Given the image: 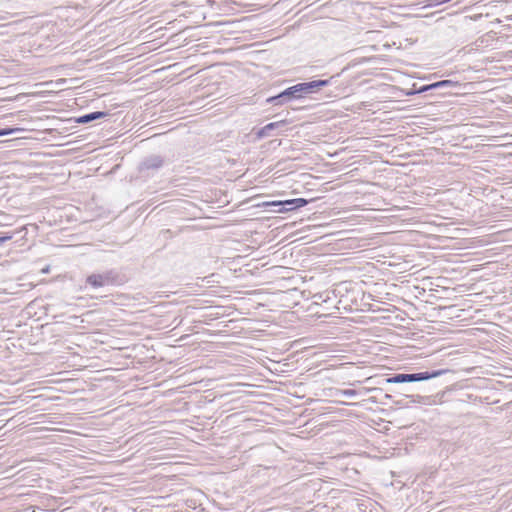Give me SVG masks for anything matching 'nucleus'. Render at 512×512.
I'll list each match as a JSON object with an SVG mask.
<instances>
[{
    "label": "nucleus",
    "mask_w": 512,
    "mask_h": 512,
    "mask_svg": "<svg viewBox=\"0 0 512 512\" xmlns=\"http://www.w3.org/2000/svg\"><path fill=\"white\" fill-rule=\"evenodd\" d=\"M287 124L286 120H280L276 122H270L265 126L259 128L255 132L256 139H263L272 136V132L278 128L284 127Z\"/></svg>",
    "instance_id": "nucleus-5"
},
{
    "label": "nucleus",
    "mask_w": 512,
    "mask_h": 512,
    "mask_svg": "<svg viewBox=\"0 0 512 512\" xmlns=\"http://www.w3.org/2000/svg\"><path fill=\"white\" fill-rule=\"evenodd\" d=\"M22 232L25 234L27 233V228L25 226H22L13 232H0V246H2L5 242L12 240L16 234H20Z\"/></svg>",
    "instance_id": "nucleus-9"
},
{
    "label": "nucleus",
    "mask_w": 512,
    "mask_h": 512,
    "mask_svg": "<svg viewBox=\"0 0 512 512\" xmlns=\"http://www.w3.org/2000/svg\"><path fill=\"white\" fill-rule=\"evenodd\" d=\"M340 74H335L327 79H312L309 81L299 82L285 88L274 96L266 99V103L273 106H283L293 101H300L307 97L318 94L322 88L333 84Z\"/></svg>",
    "instance_id": "nucleus-1"
},
{
    "label": "nucleus",
    "mask_w": 512,
    "mask_h": 512,
    "mask_svg": "<svg viewBox=\"0 0 512 512\" xmlns=\"http://www.w3.org/2000/svg\"><path fill=\"white\" fill-rule=\"evenodd\" d=\"M341 394L345 397L351 398L357 395L356 390L354 389H345L341 391Z\"/></svg>",
    "instance_id": "nucleus-13"
},
{
    "label": "nucleus",
    "mask_w": 512,
    "mask_h": 512,
    "mask_svg": "<svg viewBox=\"0 0 512 512\" xmlns=\"http://www.w3.org/2000/svg\"><path fill=\"white\" fill-rule=\"evenodd\" d=\"M385 398H386V399H392V395H390V394H385Z\"/></svg>",
    "instance_id": "nucleus-16"
},
{
    "label": "nucleus",
    "mask_w": 512,
    "mask_h": 512,
    "mask_svg": "<svg viewBox=\"0 0 512 512\" xmlns=\"http://www.w3.org/2000/svg\"><path fill=\"white\" fill-rule=\"evenodd\" d=\"M311 200L305 199V198H294V199H287L284 200V208H280L276 210V212L279 213H285L290 211L298 210L304 206H306Z\"/></svg>",
    "instance_id": "nucleus-6"
},
{
    "label": "nucleus",
    "mask_w": 512,
    "mask_h": 512,
    "mask_svg": "<svg viewBox=\"0 0 512 512\" xmlns=\"http://www.w3.org/2000/svg\"><path fill=\"white\" fill-rule=\"evenodd\" d=\"M6 17L5 16H0V20H5Z\"/></svg>",
    "instance_id": "nucleus-17"
},
{
    "label": "nucleus",
    "mask_w": 512,
    "mask_h": 512,
    "mask_svg": "<svg viewBox=\"0 0 512 512\" xmlns=\"http://www.w3.org/2000/svg\"><path fill=\"white\" fill-rule=\"evenodd\" d=\"M409 398H411V402L413 403H422L423 401V397L420 396V395H410L408 396Z\"/></svg>",
    "instance_id": "nucleus-14"
},
{
    "label": "nucleus",
    "mask_w": 512,
    "mask_h": 512,
    "mask_svg": "<svg viewBox=\"0 0 512 512\" xmlns=\"http://www.w3.org/2000/svg\"><path fill=\"white\" fill-rule=\"evenodd\" d=\"M455 371L449 368L431 369L415 373H395L386 377L383 381L387 384H403L428 381L447 374H454Z\"/></svg>",
    "instance_id": "nucleus-2"
},
{
    "label": "nucleus",
    "mask_w": 512,
    "mask_h": 512,
    "mask_svg": "<svg viewBox=\"0 0 512 512\" xmlns=\"http://www.w3.org/2000/svg\"><path fill=\"white\" fill-rule=\"evenodd\" d=\"M395 404H396L397 406H399V407H402V406H403L402 401H395Z\"/></svg>",
    "instance_id": "nucleus-15"
},
{
    "label": "nucleus",
    "mask_w": 512,
    "mask_h": 512,
    "mask_svg": "<svg viewBox=\"0 0 512 512\" xmlns=\"http://www.w3.org/2000/svg\"><path fill=\"white\" fill-rule=\"evenodd\" d=\"M431 86H432V83L422 85L419 88H414L412 91L408 92L406 95L410 96V95L423 94L425 92L432 91L433 88Z\"/></svg>",
    "instance_id": "nucleus-11"
},
{
    "label": "nucleus",
    "mask_w": 512,
    "mask_h": 512,
    "mask_svg": "<svg viewBox=\"0 0 512 512\" xmlns=\"http://www.w3.org/2000/svg\"><path fill=\"white\" fill-rule=\"evenodd\" d=\"M284 200H273V201H265L261 204H258L259 207H264V208H277L280 209V208H284ZM273 211H276V209H273Z\"/></svg>",
    "instance_id": "nucleus-10"
},
{
    "label": "nucleus",
    "mask_w": 512,
    "mask_h": 512,
    "mask_svg": "<svg viewBox=\"0 0 512 512\" xmlns=\"http://www.w3.org/2000/svg\"><path fill=\"white\" fill-rule=\"evenodd\" d=\"M109 115L107 111H93L74 118L77 124H88L96 120L103 119Z\"/></svg>",
    "instance_id": "nucleus-7"
},
{
    "label": "nucleus",
    "mask_w": 512,
    "mask_h": 512,
    "mask_svg": "<svg viewBox=\"0 0 512 512\" xmlns=\"http://www.w3.org/2000/svg\"><path fill=\"white\" fill-rule=\"evenodd\" d=\"M165 165V158L161 155L151 154L144 157L138 164V177L144 181L154 177Z\"/></svg>",
    "instance_id": "nucleus-4"
},
{
    "label": "nucleus",
    "mask_w": 512,
    "mask_h": 512,
    "mask_svg": "<svg viewBox=\"0 0 512 512\" xmlns=\"http://www.w3.org/2000/svg\"><path fill=\"white\" fill-rule=\"evenodd\" d=\"M460 84L457 81H453L450 79L439 80L432 83L433 90H449L455 87H458Z\"/></svg>",
    "instance_id": "nucleus-8"
},
{
    "label": "nucleus",
    "mask_w": 512,
    "mask_h": 512,
    "mask_svg": "<svg viewBox=\"0 0 512 512\" xmlns=\"http://www.w3.org/2000/svg\"><path fill=\"white\" fill-rule=\"evenodd\" d=\"M23 131L22 128L19 127H5L0 129V137L2 136H8L15 134L17 132Z\"/></svg>",
    "instance_id": "nucleus-12"
},
{
    "label": "nucleus",
    "mask_w": 512,
    "mask_h": 512,
    "mask_svg": "<svg viewBox=\"0 0 512 512\" xmlns=\"http://www.w3.org/2000/svg\"><path fill=\"white\" fill-rule=\"evenodd\" d=\"M126 282V276L120 270L112 268L101 272H93L85 279L86 286L99 289L105 286H120Z\"/></svg>",
    "instance_id": "nucleus-3"
}]
</instances>
